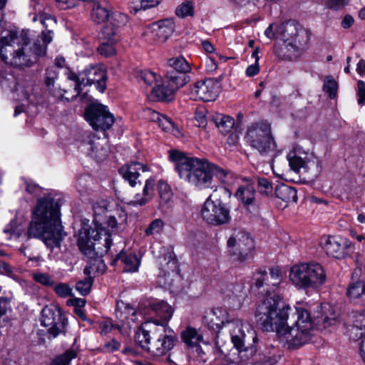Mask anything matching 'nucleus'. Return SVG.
I'll use <instances>...</instances> for the list:
<instances>
[{"mask_svg": "<svg viewBox=\"0 0 365 365\" xmlns=\"http://www.w3.org/2000/svg\"><path fill=\"white\" fill-rule=\"evenodd\" d=\"M174 31V22L172 19H163L153 23L150 26V35L158 43L165 42Z\"/></svg>", "mask_w": 365, "mask_h": 365, "instance_id": "obj_26", "label": "nucleus"}, {"mask_svg": "<svg viewBox=\"0 0 365 365\" xmlns=\"http://www.w3.org/2000/svg\"><path fill=\"white\" fill-rule=\"evenodd\" d=\"M358 103L362 106L365 104V83L362 81H358Z\"/></svg>", "mask_w": 365, "mask_h": 365, "instance_id": "obj_63", "label": "nucleus"}, {"mask_svg": "<svg viewBox=\"0 0 365 365\" xmlns=\"http://www.w3.org/2000/svg\"><path fill=\"white\" fill-rule=\"evenodd\" d=\"M53 290L56 294L61 298H66L73 295L72 289L66 283H58L56 284Z\"/></svg>", "mask_w": 365, "mask_h": 365, "instance_id": "obj_57", "label": "nucleus"}, {"mask_svg": "<svg viewBox=\"0 0 365 365\" xmlns=\"http://www.w3.org/2000/svg\"><path fill=\"white\" fill-rule=\"evenodd\" d=\"M169 158L175 163L180 179L200 190L211 186V163L207 159L190 157L177 150L169 152Z\"/></svg>", "mask_w": 365, "mask_h": 365, "instance_id": "obj_4", "label": "nucleus"}, {"mask_svg": "<svg viewBox=\"0 0 365 365\" xmlns=\"http://www.w3.org/2000/svg\"><path fill=\"white\" fill-rule=\"evenodd\" d=\"M258 189L259 192L264 195H269L272 192V183L266 178L258 179Z\"/></svg>", "mask_w": 365, "mask_h": 365, "instance_id": "obj_59", "label": "nucleus"}, {"mask_svg": "<svg viewBox=\"0 0 365 365\" xmlns=\"http://www.w3.org/2000/svg\"><path fill=\"white\" fill-rule=\"evenodd\" d=\"M119 223L117 222L115 217L112 215H107L103 217V227L105 228V230H108L109 232L107 235H104V232H101L100 234V239L101 236H104L105 239V247L106 248V251H108L112 242L110 239L111 232H113L117 227Z\"/></svg>", "mask_w": 365, "mask_h": 365, "instance_id": "obj_38", "label": "nucleus"}, {"mask_svg": "<svg viewBox=\"0 0 365 365\" xmlns=\"http://www.w3.org/2000/svg\"><path fill=\"white\" fill-rule=\"evenodd\" d=\"M322 248L326 253L332 257L342 259L350 255L354 247L346 238L340 237H328L322 242Z\"/></svg>", "mask_w": 365, "mask_h": 365, "instance_id": "obj_20", "label": "nucleus"}, {"mask_svg": "<svg viewBox=\"0 0 365 365\" xmlns=\"http://www.w3.org/2000/svg\"><path fill=\"white\" fill-rule=\"evenodd\" d=\"M144 116L148 120L157 123L159 127L165 131L172 132L174 135L180 133L178 128L175 127L169 118L151 108L144 110Z\"/></svg>", "mask_w": 365, "mask_h": 365, "instance_id": "obj_28", "label": "nucleus"}, {"mask_svg": "<svg viewBox=\"0 0 365 365\" xmlns=\"http://www.w3.org/2000/svg\"><path fill=\"white\" fill-rule=\"evenodd\" d=\"M180 336L182 342H192L193 340H195V342H201L204 340L200 329H197L191 326L186 327V328L181 331Z\"/></svg>", "mask_w": 365, "mask_h": 365, "instance_id": "obj_41", "label": "nucleus"}, {"mask_svg": "<svg viewBox=\"0 0 365 365\" xmlns=\"http://www.w3.org/2000/svg\"><path fill=\"white\" fill-rule=\"evenodd\" d=\"M41 324L48 327V339H51L64 333L66 319L58 305L49 304L41 311Z\"/></svg>", "mask_w": 365, "mask_h": 365, "instance_id": "obj_13", "label": "nucleus"}, {"mask_svg": "<svg viewBox=\"0 0 365 365\" xmlns=\"http://www.w3.org/2000/svg\"><path fill=\"white\" fill-rule=\"evenodd\" d=\"M148 168L146 165L133 161L120 168L119 172L123 179L126 180L131 187L141 183L142 173L148 172Z\"/></svg>", "mask_w": 365, "mask_h": 365, "instance_id": "obj_25", "label": "nucleus"}, {"mask_svg": "<svg viewBox=\"0 0 365 365\" xmlns=\"http://www.w3.org/2000/svg\"><path fill=\"white\" fill-rule=\"evenodd\" d=\"M330 316H324L321 319H318L315 326L319 330L327 329L329 327H335L339 324L336 314L332 308L329 306Z\"/></svg>", "mask_w": 365, "mask_h": 365, "instance_id": "obj_43", "label": "nucleus"}, {"mask_svg": "<svg viewBox=\"0 0 365 365\" xmlns=\"http://www.w3.org/2000/svg\"><path fill=\"white\" fill-rule=\"evenodd\" d=\"M32 277L36 282L43 286L51 287L54 285V281L47 273L34 272L32 274Z\"/></svg>", "mask_w": 365, "mask_h": 365, "instance_id": "obj_53", "label": "nucleus"}, {"mask_svg": "<svg viewBox=\"0 0 365 365\" xmlns=\"http://www.w3.org/2000/svg\"><path fill=\"white\" fill-rule=\"evenodd\" d=\"M227 251L234 259L244 262L248 259L254 249V241L244 231L235 232L227 240Z\"/></svg>", "mask_w": 365, "mask_h": 365, "instance_id": "obj_12", "label": "nucleus"}, {"mask_svg": "<svg viewBox=\"0 0 365 365\" xmlns=\"http://www.w3.org/2000/svg\"><path fill=\"white\" fill-rule=\"evenodd\" d=\"M64 235L58 203L50 196L39 198L33 210L28 237L41 238L48 248L53 250L60 247Z\"/></svg>", "mask_w": 365, "mask_h": 365, "instance_id": "obj_3", "label": "nucleus"}, {"mask_svg": "<svg viewBox=\"0 0 365 365\" xmlns=\"http://www.w3.org/2000/svg\"><path fill=\"white\" fill-rule=\"evenodd\" d=\"M231 321L227 311L222 307H215L205 312L202 318V324L213 332L212 340L215 342L228 341L226 330L223 327L225 325L228 327Z\"/></svg>", "mask_w": 365, "mask_h": 365, "instance_id": "obj_11", "label": "nucleus"}, {"mask_svg": "<svg viewBox=\"0 0 365 365\" xmlns=\"http://www.w3.org/2000/svg\"><path fill=\"white\" fill-rule=\"evenodd\" d=\"M187 348L188 354L191 357H199L203 361L206 360V359L204 358L205 353L202 349L200 344H187Z\"/></svg>", "mask_w": 365, "mask_h": 365, "instance_id": "obj_58", "label": "nucleus"}, {"mask_svg": "<svg viewBox=\"0 0 365 365\" xmlns=\"http://www.w3.org/2000/svg\"><path fill=\"white\" fill-rule=\"evenodd\" d=\"M365 291V282L364 281H356L350 283L346 288V295L349 300L354 302H359L364 297Z\"/></svg>", "mask_w": 365, "mask_h": 365, "instance_id": "obj_37", "label": "nucleus"}, {"mask_svg": "<svg viewBox=\"0 0 365 365\" xmlns=\"http://www.w3.org/2000/svg\"><path fill=\"white\" fill-rule=\"evenodd\" d=\"M99 330L101 334H107L109 332L113 331H117V323L113 324L110 320H103L99 324Z\"/></svg>", "mask_w": 365, "mask_h": 365, "instance_id": "obj_60", "label": "nucleus"}, {"mask_svg": "<svg viewBox=\"0 0 365 365\" xmlns=\"http://www.w3.org/2000/svg\"><path fill=\"white\" fill-rule=\"evenodd\" d=\"M155 185V180L153 178L147 179L142 193H137L128 204L133 206H143L149 202L154 197Z\"/></svg>", "mask_w": 365, "mask_h": 365, "instance_id": "obj_29", "label": "nucleus"}, {"mask_svg": "<svg viewBox=\"0 0 365 365\" xmlns=\"http://www.w3.org/2000/svg\"><path fill=\"white\" fill-rule=\"evenodd\" d=\"M257 344H215L217 359L226 365L247 361L258 351Z\"/></svg>", "mask_w": 365, "mask_h": 365, "instance_id": "obj_10", "label": "nucleus"}, {"mask_svg": "<svg viewBox=\"0 0 365 365\" xmlns=\"http://www.w3.org/2000/svg\"><path fill=\"white\" fill-rule=\"evenodd\" d=\"M289 305L285 304L279 295L268 298L260 303L255 311L257 322L267 331L275 328L279 339L286 342L307 340L313 330V322L309 312L302 307H296L297 320L295 327H287Z\"/></svg>", "mask_w": 365, "mask_h": 365, "instance_id": "obj_1", "label": "nucleus"}, {"mask_svg": "<svg viewBox=\"0 0 365 365\" xmlns=\"http://www.w3.org/2000/svg\"><path fill=\"white\" fill-rule=\"evenodd\" d=\"M262 352L259 355L263 357L260 358L264 365H275L284 355V351L280 349L279 345L264 344Z\"/></svg>", "mask_w": 365, "mask_h": 365, "instance_id": "obj_30", "label": "nucleus"}, {"mask_svg": "<svg viewBox=\"0 0 365 365\" xmlns=\"http://www.w3.org/2000/svg\"><path fill=\"white\" fill-rule=\"evenodd\" d=\"M92 284V277H87L84 279L80 280L76 283V289L81 295L85 296L90 292Z\"/></svg>", "mask_w": 365, "mask_h": 365, "instance_id": "obj_51", "label": "nucleus"}, {"mask_svg": "<svg viewBox=\"0 0 365 365\" xmlns=\"http://www.w3.org/2000/svg\"><path fill=\"white\" fill-rule=\"evenodd\" d=\"M338 85L331 76H327L324 82L323 91L329 94L330 98H334L336 96Z\"/></svg>", "mask_w": 365, "mask_h": 365, "instance_id": "obj_49", "label": "nucleus"}, {"mask_svg": "<svg viewBox=\"0 0 365 365\" xmlns=\"http://www.w3.org/2000/svg\"><path fill=\"white\" fill-rule=\"evenodd\" d=\"M151 309L162 319V322L155 319L152 322L155 325L166 324L173 314V309L167 302L158 301L150 304Z\"/></svg>", "mask_w": 365, "mask_h": 365, "instance_id": "obj_31", "label": "nucleus"}, {"mask_svg": "<svg viewBox=\"0 0 365 365\" xmlns=\"http://www.w3.org/2000/svg\"><path fill=\"white\" fill-rule=\"evenodd\" d=\"M141 348L153 357H160L173 348V344H144Z\"/></svg>", "mask_w": 365, "mask_h": 365, "instance_id": "obj_40", "label": "nucleus"}, {"mask_svg": "<svg viewBox=\"0 0 365 365\" xmlns=\"http://www.w3.org/2000/svg\"><path fill=\"white\" fill-rule=\"evenodd\" d=\"M66 74L67 78L74 83L73 90L75 94L73 96H79L81 93V86L83 85V83H81V72L77 75L74 72L68 70Z\"/></svg>", "mask_w": 365, "mask_h": 365, "instance_id": "obj_52", "label": "nucleus"}, {"mask_svg": "<svg viewBox=\"0 0 365 365\" xmlns=\"http://www.w3.org/2000/svg\"><path fill=\"white\" fill-rule=\"evenodd\" d=\"M110 11L105 3L93 1L91 11V19L96 24H103L109 19Z\"/></svg>", "mask_w": 365, "mask_h": 365, "instance_id": "obj_33", "label": "nucleus"}, {"mask_svg": "<svg viewBox=\"0 0 365 365\" xmlns=\"http://www.w3.org/2000/svg\"><path fill=\"white\" fill-rule=\"evenodd\" d=\"M193 14V7L190 1H185L178 6L175 9V14L181 18L187 16H192Z\"/></svg>", "mask_w": 365, "mask_h": 365, "instance_id": "obj_55", "label": "nucleus"}, {"mask_svg": "<svg viewBox=\"0 0 365 365\" xmlns=\"http://www.w3.org/2000/svg\"><path fill=\"white\" fill-rule=\"evenodd\" d=\"M287 160L291 169L295 172H299L300 168H302L304 164L302 158L297 156L294 153H290L287 155Z\"/></svg>", "mask_w": 365, "mask_h": 365, "instance_id": "obj_56", "label": "nucleus"}, {"mask_svg": "<svg viewBox=\"0 0 365 365\" xmlns=\"http://www.w3.org/2000/svg\"><path fill=\"white\" fill-rule=\"evenodd\" d=\"M150 322L147 321L141 324L135 335V342H150L151 337L150 335V330L148 329Z\"/></svg>", "mask_w": 365, "mask_h": 365, "instance_id": "obj_48", "label": "nucleus"}, {"mask_svg": "<svg viewBox=\"0 0 365 365\" xmlns=\"http://www.w3.org/2000/svg\"><path fill=\"white\" fill-rule=\"evenodd\" d=\"M165 227V222L161 219H155L152 221L148 227L145 230L147 236L160 233Z\"/></svg>", "mask_w": 365, "mask_h": 365, "instance_id": "obj_50", "label": "nucleus"}, {"mask_svg": "<svg viewBox=\"0 0 365 365\" xmlns=\"http://www.w3.org/2000/svg\"><path fill=\"white\" fill-rule=\"evenodd\" d=\"M56 6L61 10L73 8L76 6V0H56Z\"/></svg>", "mask_w": 365, "mask_h": 365, "instance_id": "obj_62", "label": "nucleus"}, {"mask_svg": "<svg viewBox=\"0 0 365 365\" xmlns=\"http://www.w3.org/2000/svg\"><path fill=\"white\" fill-rule=\"evenodd\" d=\"M87 120L93 129L96 130H106L114 123L115 119L107 107L100 104L93 103L86 111Z\"/></svg>", "mask_w": 365, "mask_h": 365, "instance_id": "obj_16", "label": "nucleus"}, {"mask_svg": "<svg viewBox=\"0 0 365 365\" xmlns=\"http://www.w3.org/2000/svg\"><path fill=\"white\" fill-rule=\"evenodd\" d=\"M129 21L128 15L115 11L112 14L109 22L103 28L101 31V38L108 40L112 42L118 41V29L125 26Z\"/></svg>", "mask_w": 365, "mask_h": 365, "instance_id": "obj_24", "label": "nucleus"}, {"mask_svg": "<svg viewBox=\"0 0 365 365\" xmlns=\"http://www.w3.org/2000/svg\"><path fill=\"white\" fill-rule=\"evenodd\" d=\"M292 283L299 289H319L325 283L327 275L322 266L317 262L294 265L289 271Z\"/></svg>", "mask_w": 365, "mask_h": 365, "instance_id": "obj_7", "label": "nucleus"}, {"mask_svg": "<svg viewBox=\"0 0 365 365\" xmlns=\"http://www.w3.org/2000/svg\"><path fill=\"white\" fill-rule=\"evenodd\" d=\"M274 193L277 197L286 202H296L298 199L297 190L285 184L277 185Z\"/></svg>", "mask_w": 365, "mask_h": 365, "instance_id": "obj_36", "label": "nucleus"}, {"mask_svg": "<svg viewBox=\"0 0 365 365\" xmlns=\"http://www.w3.org/2000/svg\"><path fill=\"white\" fill-rule=\"evenodd\" d=\"M77 356V351L73 349L66 350L63 354L53 358L49 365H69L71 361Z\"/></svg>", "mask_w": 365, "mask_h": 365, "instance_id": "obj_45", "label": "nucleus"}, {"mask_svg": "<svg viewBox=\"0 0 365 365\" xmlns=\"http://www.w3.org/2000/svg\"><path fill=\"white\" fill-rule=\"evenodd\" d=\"M108 202L101 200L97 201L93 205L94 219L93 227H91L88 225H83L78 232V245L81 251L86 250L90 247L89 242L93 240L97 241L100 240V234L104 232V235H107L108 230H105L103 225V217L107 216Z\"/></svg>", "mask_w": 365, "mask_h": 365, "instance_id": "obj_9", "label": "nucleus"}, {"mask_svg": "<svg viewBox=\"0 0 365 365\" xmlns=\"http://www.w3.org/2000/svg\"><path fill=\"white\" fill-rule=\"evenodd\" d=\"M138 78L148 86L155 84L152 88L150 96L153 101H172L175 92L186 83L184 76L173 73H168L159 81L157 74L150 70L140 71L138 73Z\"/></svg>", "mask_w": 365, "mask_h": 365, "instance_id": "obj_5", "label": "nucleus"}, {"mask_svg": "<svg viewBox=\"0 0 365 365\" xmlns=\"http://www.w3.org/2000/svg\"><path fill=\"white\" fill-rule=\"evenodd\" d=\"M158 192L160 197V205H168L173 199V191L170 185L160 180L158 182Z\"/></svg>", "mask_w": 365, "mask_h": 365, "instance_id": "obj_42", "label": "nucleus"}, {"mask_svg": "<svg viewBox=\"0 0 365 365\" xmlns=\"http://www.w3.org/2000/svg\"><path fill=\"white\" fill-rule=\"evenodd\" d=\"M107 42L102 43L98 48V53L106 57L111 56L115 53V48L113 43L116 41L106 40Z\"/></svg>", "mask_w": 365, "mask_h": 365, "instance_id": "obj_54", "label": "nucleus"}, {"mask_svg": "<svg viewBox=\"0 0 365 365\" xmlns=\"http://www.w3.org/2000/svg\"><path fill=\"white\" fill-rule=\"evenodd\" d=\"M53 39L52 31L42 32L32 43L29 31L19 36L10 33L0 38V56L5 63L15 68L31 67L39 57L46 56L47 46Z\"/></svg>", "mask_w": 365, "mask_h": 365, "instance_id": "obj_2", "label": "nucleus"}, {"mask_svg": "<svg viewBox=\"0 0 365 365\" xmlns=\"http://www.w3.org/2000/svg\"><path fill=\"white\" fill-rule=\"evenodd\" d=\"M247 142L261 155H268L276 150V143L272 134L270 125L267 122H257L247 127Z\"/></svg>", "mask_w": 365, "mask_h": 365, "instance_id": "obj_8", "label": "nucleus"}, {"mask_svg": "<svg viewBox=\"0 0 365 365\" xmlns=\"http://www.w3.org/2000/svg\"><path fill=\"white\" fill-rule=\"evenodd\" d=\"M143 344H131L129 346H126L122 350V353L128 356H137L140 353L141 345Z\"/></svg>", "mask_w": 365, "mask_h": 365, "instance_id": "obj_61", "label": "nucleus"}, {"mask_svg": "<svg viewBox=\"0 0 365 365\" xmlns=\"http://www.w3.org/2000/svg\"><path fill=\"white\" fill-rule=\"evenodd\" d=\"M158 4V0H137L133 2V6L130 7V12L135 14L140 11H145L157 6Z\"/></svg>", "mask_w": 365, "mask_h": 365, "instance_id": "obj_47", "label": "nucleus"}, {"mask_svg": "<svg viewBox=\"0 0 365 365\" xmlns=\"http://www.w3.org/2000/svg\"><path fill=\"white\" fill-rule=\"evenodd\" d=\"M80 148L83 152L97 161L104 160L109 154L107 141L92 133L87 134L84 137Z\"/></svg>", "mask_w": 365, "mask_h": 365, "instance_id": "obj_18", "label": "nucleus"}, {"mask_svg": "<svg viewBox=\"0 0 365 365\" xmlns=\"http://www.w3.org/2000/svg\"><path fill=\"white\" fill-rule=\"evenodd\" d=\"M211 176L212 178L215 176L222 183L227 185L233 184L234 180L237 181L236 179H234L233 174L231 172L213 163H211Z\"/></svg>", "mask_w": 365, "mask_h": 365, "instance_id": "obj_39", "label": "nucleus"}, {"mask_svg": "<svg viewBox=\"0 0 365 365\" xmlns=\"http://www.w3.org/2000/svg\"><path fill=\"white\" fill-rule=\"evenodd\" d=\"M118 260H120L124 264L123 270L125 272H135L138 270L140 259L135 255L121 252L116 256L113 260V263H115Z\"/></svg>", "mask_w": 365, "mask_h": 365, "instance_id": "obj_34", "label": "nucleus"}, {"mask_svg": "<svg viewBox=\"0 0 365 365\" xmlns=\"http://www.w3.org/2000/svg\"><path fill=\"white\" fill-rule=\"evenodd\" d=\"M252 279L255 286L258 289L263 288V292H265L266 297L260 303L268 298L274 297V295H279L275 293L282 280V272L279 268H272L269 272L258 271L254 274Z\"/></svg>", "mask_w": 365, "mask_h": 365, "instance_id": "obj_14", "label": "nucleus"}, {"mask_svg": "<svg viewBox=\"0 0 365 365\" xmlns=\"http://www.w3.org/2000/svg\"><path fill=\"white\" fill-rule=\"evenodd\" d=\"M178 268V260L175 256L171 254L165 255L163 260L160 262V269L164 275L174 272Z\"/></svg>", "mask_w": 365, "mask_h": 365, "instance_id": "obj_46", "label": "nucleus"}, {"mask_svg": "<svg viewBox=\"0 0 365 365\" xmlns=\"http://www.w3.org/2000/svg\"><path fill=\"white\" fill-rule=\"evenodd\" d=\"M238 187L235 192V197L243 205L250 209L257 206L255 184L250 178H236Z\"/></svg>", "mask_w": 365, "mask_h": 365, "instance_id": "obj_22", "label": "nucleus"}, {"mask_svg": "<svg viewBox=\"0 0 365 365\" xmlns=\"http://www.w3.org/2000/svg\"><path fill=\"white\" fill-rule=\"evenodd\" d=\"M168 63L171 68L180 73L179 75L183 76L182 73H188L191 70L190 63L182 56L171 58L168 61Z\"/></svg>", "mask_w": 365, "mask_h": 365, "instance_id": "obj_44", "label": "nucleus"}, {"mask_svg": "<svg viewBox=\"0 0 365 365\" xmlns=\"http://www.w3.org/2000/svg\"><path fill=\"white\" fill-rule=\"evenodd\" d=\"M349 0H327V5L329 9L337 10L344 7Z\"/></svg>", "mask_w": 365, "mask_h": 365, "instance_id": "obj_64", "label": "nucleus"}, {"mask_svg": "<svg viewBox=\"0 0 365 365\" xmlns=\"http://www.w3.org/2000/svg\"><path fill=\"white\" fill-rule=\"evenodd\" d=\"M354 325L349 329L350 339L354 341H365V311L354 315Z\"/></svg>", "mask_w": 365, "mask_h": 365, "instance_id": "obj_32", "label": "nucleus"}, {"mask_svg": "<svg viewBox=\"0 0 365 365\" xmlns=\"http://www.w3.org/2000/svg\"><path fill=\"white\" fill-rule=\"evenodd\" d=\"M226 332L228 340L230 339L231 342H245L250 340L257 342L258 340L251 325L239 319H232Z\"/></svg>", "mask_w": 365, "mask_h": 365, "instance_id": "obj_19", "label": "nucleus"}, {"mask_svg": "<svg viewBox=\"0 0 365 365\" xmlns=\"http://www.w3.org/2000/svg\"><path fill=\"white\" fill-rule=\"evenodd\" d=\"M304 48L288 41H283L282 44L275 45L274 48V52L279 58L287 61L299 58Z\"/></svg>", "mask_w": 365, "mask_h": 365, "instance_id": "obj_27", "label": "nucleus"}, {"mask_svg": "<svg viewBox=\"0 0 365 365\" xmlns=\"http://www.w3.org/2000/svg\"><path fill=\"white\" fill-rule=\"evenodd\" d=\"M81 83L83 86L94 84L96 89L103 93L106 88V70L100 65H89L81 71Z\"/></svg>", "mask_w": 365, "mask_h": 365, "instance_id": "obj_21", "label": "nucleus"}, {"mask_svg": "<svg viewBox=\"0 0 365 365\" xmlns=\"http://www.w3.org/2000/svg\"><path fill=\"white\" fill-rule=\"evenodd\" d=\"M212 120L216 127L223 135L229 133L235 126V119L222 113H216L212 116Z\"/></svg>", "mask_w": 365, "mask_h": 365, "instance_id": "obj_35", "label": "nucleus"}, {"mask_svg": "<svg viewBox=\"0 0 365 365\" xmlns=\"http://www.w3.org/2000/svg\"><path fill=\"white\" fill-rule=\"evenodd\" d=\"M220 93V84L215 79L206 78L196 82L192 93L203 101H213Z\"/></svg>", "mask_w": 365, "mask_h": 365, "instance_id": "obj_23", "label": "nucleus"}, {"mask_svg": "<svg viewBox=\"0 0 365 365\" xmlns=\"http://www.w3.org/2000/svg\"><path fill=\"white\" fill-rule=\"evenodd\" d=\"M138 313L135 308L123 301L116 304L115 317L118 332L123 336L130 334L131 329L138 320Z\"/></svg>", "mask_w": 365, "mask_h": 365, "instance_id": "obj_17", "label": "nucleus"}, {"mask_svg": "<svg viewBox=\"0 0 365 365\" xmlns=\"http://www.w3.org/2000/svg\"><path fill=\"white\" fill-rule=\"evenodd\" d=\"M277 33L280 35L282 41L293 43L304 49L309 41L307 32L294 20L280 24L277 27Z\"/></svg>", "mask_w": 365, "mask_h": 365, "instance_id": "obj_15", "label": "nucleus"}, {"mask_svg": "<svg viewBox=\"0 0 365 365\" xmlns=\"http://www.w3.org/2000/svg\"><path fill=\"white\" fill-rule=\"evenodd\" d=\"M232 195V192L226 187L222 186L215 190L205 201L201 209V216L207 224L213 226H221L228 224L231 220L230 209L227 203L221 200V197Z\"/></svg>", "mask_w": 365, "mask_h": 365, "instance_id": "obj_6", "label": "nucleus"}]
</instances>
